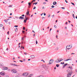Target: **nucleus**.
<instances>
[{
    "instance_id": "f257e3e1",
    "label": "nucleus",
    "mask_w": 77,
    "mask_h": 77,
    "mask_svg": "<svg viewBox=\"0 0 77 77\" xmlns=\"http://www.w3.org/2000/svg\"><path fill=\"white\" fill-rule=\"evenodd\" d=\"M71 68H69V69L67 70V71L68 72L67 75V77H71L72 74V70H71Z\"/></svg>"
},
{
    "instance_id": "f03ea898",
    "label": "nucleus",
    "mask_w": 77,
    "mask_h": 77,
    "mask_svg": "<svg viewBox=\"0 0 77 77\" xmlns=\"http://www.w3.org/2000/svg\"><path fill=\"white\" fill-rule=\"evenodd\" d=\"M23 76H25V77L27 76V75H29V74L28 73V72L24 73L22 74Z\"/></svg>"
},
{
    "instance_id": "7ed1b4c3",
    "label": "nucleus",
    "mask_w": 77,
    "mask_h": 77,
    "mask_svg": "<svg viewBox=\"0 0 77 77\" xmlns=\"http://www.w3.org/2000/svg\"><path fill=\"white\" fill-rule=\"evenodd\" d=\"M61 59H62V60H59V59H57L56 61V62H57V63H59V62H60L62 61V60H63V59L62 58H61Z\"/></svg>"
},
{
    "instance_id": "20e7f679",
    "label": "nucleus",
    "mask_w": 77,
    "mask_h": 77,
    "mask_svg": "<svg viewBox=\"0 0 77 77\" xmlns=\"http://www.w3.org/2000/svg\"><path fill=\"white\" fill-rule=\"evenodd\" d=\"M6 73L4 72H0V75H1L4 76L5 75Z\"/></svg>"
},
{
    "instance_id": "39448f33",
    "label": "nucleus",
    "mask_w": 77,
    "mask_h": 77,
    "mask_svg": "<svg viewBox=\"0 0 77 77\" xmlns=\"http://www.w3.org/2000/svg\"><path fill=\"white\" fill-rule=\"evenodd\" d=\"M66 48L67 50H69V49L71 48V46L70 45H68L66 46Z\"/></svg>"
},
{
    "instance_id": "423d86ee",
    "label": "nucleus",
    "mask_w": 77,
    "mask_h": 77,
    "mask_svg": "<svg viewBox=\"0 0 77 77\" xmlns=\"http://www.w3.org/2000/svg\"><path fill=\"white\" fill-rule=\"evenodd\" d=\"M11 71L13 73H17V71L15 69H13V70L12 69L11 70Z\"/></svg>"
},
{
    "instance_id": "0eeeda50",
    "label": "nucleus",
    "mask_w": 77,
    "mask_h": 77,
    "mask_svg": "<svg viewBox=\"0 0 77 77\" xmlns=\"http://www.w3.org/2000/svg\"><path fill=\"white\" fill-rule=\"evenodd\" d=\"M53 62H54V61L53 60V59L49 61V63L50 65L52 64V63H53Z\"/></svg>"
},
{
    "instance_id": "6e6552de",
    "label": "nucleus",
    "mask_w": 77,
    "mask_h": 77,
    "mask_svg": "<svg viewBox=\"0 0 77 77\" xmlns=\"http://www.w3.org/2000/svg\"><path fill=\"white\" fill-rule=\"evenodd\" d=\"M19 19L20 20H24V17L21 16L19 17Z\"/></svg>"
},
{
    "instance_id": "1a4fd4ad",
    "label": "nucleus",
    "mask_w": 77,
    "mask_h": 77,
    "mask_svg": "<svg viewBox=\"0 0 77 77\" xmlns=\"http://www.w3.org/2000/svg\"><path fill=\"white\" fill-rule=\"evenodd\" d=\"M2 69V70H6L8 69V68H3Z\"/></svg>"
},
{
    "instance_id": "9d476101",
    "label": "nucleus",
    "mask_w": 77,
    "mask_h": 77,
    "mask_svg": "<svg viewBox=\"0 0 77 77\" xmlns=\"http://www.w3.org/2000/svg\"><path fill=\"white\" fill-rule=\"evenodd\" d=\"M31 59H34V58H35V56L34 55L31 56Z\"/></svg>"
},
{
    "instance_id": "9b49d317",
    "label": "nucleus",
    "mask_w": 77,
    "mask_h": 77,
    "mask_svg": "<svg viewBox=\"0 0 77 77\" xmlns=\"http://www.w3.org/2000/svg\"><path fill=\"white\" fill-rule=\"evenodd\" d=\"M57 4V2H54L53 3V5H56Z\"/></svg>"
},
{
    "instance_id": "f8f14e48",
    "label": "nucleus",
    "mask_w": 77,
    "mask_h": 77,
    "mask_svg": "<svg viewBox=\"0 0 77 77\" xmlns=\"http://www.w3.org/2000/svg\"><path fill=\"white\" fill-rule=\"evenodd\" d=\"M10 65H14V66H19V65H15V64H13V63L10 64Z\"/></svg>"
},
{
    "instance_id": "ddd939ff",
    "label": "nucleus",
    "mask_w": 77,
    "mask_h": 77,
    "mask_svg": "<svg viewBox=\"0 0 77 77\" xmlns=\"http://www.w3.org/2000/svg\"><path fill=\"white\" fill-rule=\"evenodd\" d=\"M42 67L43 68H46L47 67V66L45 65H43L42 66Z\"/></svg>"
},
{
    "instance_id": "4468645a",
    "label": "nucleus",
    "mask_w": 77,
    "mask_h": 77,
    "mask_svg": "<svg viewBox=\"0 0 77 77\" xmlns=\"http://www.w3.org/2000/svg\"><path fill=\"white\" fill-rule=\"evenodd\" d=\"M29 11H27L26 13V15H29Z\"/></svg>"
},
{
    "instance_id": "2eb2a0df",
    "label": "nucleus",
    "mask_w": 77,
    "mask_h": 77,
    "mask_svg": "<svg viewBox=\"0 0 77 77\" xmlns=\"http://www.w3.org/2000/svg\"><path fill=\"white\" fill-rule=\"evenodd\" d=\"M37 77H44V76L42 75H40L39 76H38Z\"/></svg>"
},
{
    "instance_id": "dca6fc26",
    "label": "nucleus",
    "mask_w": 77,
    "mask_h": 77,
    "mask_svg": "<svg viewBox=\"0 0 77 77\" xmlns=\"http://www.w3.org/2000/svg\"><path fill=\"white\" fill-rule=\"evenodd\" d=\"M4 21H5V23H8V20H4Z\"/></svg>"
},
{
    "instance_id": "f3484780",
    "label": "nucleus",
    "mask_w": 77,
    "mask_h": 77,
    "mask_svg": "<svg viewBox=\"0 0 77 77\" xmlns=\"http://www.w3.org/2000/svg\"><path fill=\"white\" fill-rule=\"evenodd\" d=\"M28 5H29V6H31V3L30 2L28 3Z\"/></svg>"
},
{
    "instance_id": "a211bd4d",
    "label": "nucleus",
    "mask_w": 77,
    "mask_h": 77,
    "mask_svg": "<svg viewBox=\"0 0 77 77\" xmlns=\"http://www.w3.org/2000/svg\"><path fill=\"white\" fill-rule=\"evenodd\" d=\"M15 32H17V31H18V29H17V28H16L15 29Z\"/></svg>"
},
{
    "instance_id": "6ab92c4d",
    "label": "nucleus",
    "mask_w": 77,
    "mask_h": 77,
    "mask_svg": "<svg viewBox=\"0 0 77 77\" xmlns=\"http://www.w3.org/2000/svg\"><path fill=\"white\" fill-rule=\"evenodd\" d=\"M68 65V63H66V64H64V67H65V66H66V65Z\"/></svg>"
},
{
    "instance_id": "aec40b11",
    "label": "nucleus",
    "mask_w": 77,
    "mask_h": 77,
    "mask_svg": "<svg viewBox=\"0 0 77 77\" xmlns=\"http://www.w3.org/2000/svg\"><path fill=\"white\" fill-rule=\"evenodd\" d=\"M24 37H22L21 38V40L22 41H23V40H24Z\"/></svg>"
},
{
    "instance_id": "412c9836",
    "label": "nucleus",
    "mask_w": 77,
    "mask_h": 77,
    "mask_svg": "<svg viewBox=\"0 0 77 77\" xmlns=\"http://www.w3.org/2000/svg\"><path fill=\"white\" fill-rule=\"evenodd\" d=\"M73 17L74 18V19H75V16H74V14H72Z\"/></svg>"
},
{
    "instance_id": "4be33fe9",
    "label": "nucleus",
    "mask_w": 77,
    "mask_h": 77,
    "mask_svg": "<svg viewBox=\"0 0 77 77\" xmlns=\"http://www.w3.org/2000/svg\"><path fill=\"white\" fill-rule=\"evenodd\" d=\"M36 4H38V2H35V3H33V5H36Z\"/></svg>"
},
{
    "instance_id": "5701e85b",
    "label": "nucleus",
    "mask_w": 77,
    "mask_h": 77,
    "mask_svg": "<svg viewBox=\"0 0 77 77\" xmlns=\"http://www.w3.org/2000/svg\"><path fill=\"white\" fill-rule=\"evenodd\" d=\"M71 60L70 59H67L66 60H65V61H68V60Z\"/></svg>"
},
{
    "instance_id": "b1692460",
    "label": "nucleus",
    "mask_w": 77,
    "mask_h": 77,
    "mask_svg": "<svg viewBox=\"0 0 77 77\" xmlns=\"http://www.w3.org/2000/svg\"><path fill=\"white\" fill-rule=\"evenodd\" d=\"M35 1H36V0H33L31 2V3H33V2H35Z\"/></svg>"
},
{
    "instance_id": "393cba45",
    "label": "nucleus",
    "mask_w": 77,
    "mask_h": 77,
    "mask_svg": "<svg viewBox=\"0 0 77 77\" xmlns=\"http://www.w3.org/2000/svg\"><path fill=\"white\" fill-rule=\"evenodd\" d=\"M0 27H3V25L2 24H0Z\"/></svg>"
},
{
    "instance_id": "a878e982",
    "label": "nucleus",
    "mask_w": 77,
    "mask_h": 77,
    "mask_svg": "<svg viewBox=\"0 0 77 77\" xmlns=\"http://www.w3.org/2000/svg\"><path fill=\"white\" fill-rule=\"evenodd\" d=\"M71 4L73 6H75V5H74V4L73 3L71 2Z\"/></svg>"
},
{
    "instance_id": "bb28decb",
    "label": "nucleus",
    "mask_w": 77,
    "mask_h": 77,
    "mask_svg": "<svg viewBox=\"0 0 77 77\" xmlns=\"http://www.w3.org/2000/svg\"><path fill=\"white\" fill-rule=\"evenodd\" d=\"M59 64L56 65V66H57V67H59Z\"/></svg>"
},
{
    "instance_id": "cd10ccee",
    "label": "nucleus",
    "mask_w": 77,
    "mask_h": 77,
    "mask_svg": "<svg viewBox=\"0 0 77 77\" xmlns=\"http://www.w3.org/2000/svg\"><path fill=\"white\" fill-rule=\"evenodd\" d=\"M31 77V76L29 75H27V76H26V77Z\"/></svg>"
},
{
    "instance_id": "c85d7f7f",
    "label": "nucleus",
    "mask_w": 77,
    "mask_h": 77,
    "mask_svg": "<svg viewBox=\"0 0 77 77\" xmlns=\"http://www.w3.org/2000/svg\"><path fill=\"white\" fill-rule=\"evenodd\" d=\"M25 29H26V28H25L24 27H23V30H25Z\"/></svg>"
},
{
    "instance_id": "c756f323",
    "label": "nucleus",
    "mask_w": 77,
    "mask_h": 77,
    "mask_svg": "<svg viewBox=\"0 0 77 77\" xmlns=\"http://www.w3.org/2000/svg\"><path fill=\"white\" fill-rule=\"evenodd\" d=\"M61 64H62V65H63V64H64V62H63L61 63Z\"/></svg>"
},
{
    "instance_id": "7c9ffc66",
    "label": "nucleus",
    "mask_w": 77,
    "mask_h": 77,
    "mask_svg": "<svg viewBox=\"0 0 77 77\" xmlns=\"http://www.w3.org/2000/svg\"><path fill=\"white\" fill-rule=\"evenodd\" d=\"M24 23H26V21H27V20H24Z\"/></svg>"
},
{
    "instance_id": "2f4dec72",
    "label": "nucleus",
    "mask_w": 77,
    "mask_h": 77,
    "mask_svg": "<svg viewBox=\"0 0 77 77\" xmlns=\"http://www.w3.org/2000/svg\"><path fill=\"white\" fill-rule=\"evenodd\" d=\"M41 61H43V62L45 63V61H44V60H41Z\"/></svg>"
},
{
    "instance_id": "473e14b6",
    "label": "nucleus",
    "mask_w": 77,
    "mask_h": 77,
    "mask_svg": "<svg viewBox=\"0 0 77 77\" xmlns=\"http://www.w3.org/2000/svg\"><path fill=\"white\" fill-rule=\"evenodd\" d=\"M36 44H38V41H37V40H36Z\"/></svg>"
},
{
    "instance_id": "72a5a7b5",
    "label": "nucleus",
    "mask_w": 77,
    "mask_h": 77,
    "mask_svg": "<svg viewBox=\"0 0 77 77\" xmlns=\"http://www.w3.org/2000/svg\"><path fill=\"white\" fill-rule=\"evenodd\" d=\"M59 49V48H56V50H58V49Z\"/></svg>"
},
{
    "instance_id": "f704fd0d",
    "label": "nucleus",
    "mask_w": 77,
    "mask_h": 77,
    "mask_svg": "<svg viewBox=\"0 0 77 77\" xmlns=\"http://www.w3.org/2000/svg\"><path fill=\"white\" fill-rule=\"evenodd\" d=\"M51 7L52 8H54V5H52Z\"/></svg>"
},
{
    "instance_id": "c9c22d12",
    "label": "nucleus",
    "mask_w": 77,
    "mask_h": 77,
    "mask_svg": "<svg viewBox=\"0 0 77 77\" xmlns=\"http://www.w3.org/2000/svg\"><path fill=\"white\" fill-rule=\"evenodd\" d=\"M45 18V17H42V20H44V18Z\"/></svg>"
},
{
    "instance_id": "e433bc0d",
    "label": "nucleus",
    "mask_w": 77,
    "mask_h": 77,
    "mask_svg": "<svg viewBox=\"0 0 77 77\" xmlns=\"http://www.w3.org/2000/svg\"><path fill=\"white\" fill-rule=\"evenodd\" d=\"M61 9H65V7H62L61 8Z\"/></svg>"
},
{
    "instance_id": "4c0bfd02",
    "label": "nucleus",
    "mask_w": 77,
    "mask_h": 77,
    "mask_svg": "<svg viewBox=\"0 0 77 77\" xmlns=\"http://www.w3.org/2000/svg\"><path fill=\"white\" fill-rule=\"evenodd\" d=\"M43 14H44V16L46 15V14H45V13H43Z\"/></svg>"
},
{
    "instance_id": "58836bf2",
    "label": "nucleus",
    "mask_w": 77,
    "mask_h": 77,
    "mask_svg": "<svg viewBox=\"0 0 77 77\" xmlns=\"http://www.w3.org/2000/svg\"><path fill=\"white\" fill-rule=\"evenodd\" d=\"M54 27L55 28H56L57 27V26H56V25H55V26H54Z\"/></svg>"
},
{
    "instance_id": "ea45409f",
    "label": "nucleus",
    "mask_w": 77,
    "mask_h": 77,
    "mask_svg": "<svg viewBox=\"0 0 77 77\" xmlns=\"http://www.w3.org/2000/svg\"><path fill=\"white\" fill-rule=\"evenodd\" d=\"M24 14H23L22 15V17H24Z\"/></svg>"
},
{
    "instance_id": "a19ab883",
    "label": "nucleus",
    "mask_w": 77,
    "mask_h": 77,
    "mask_svg": "<svg viewBox=\"0 0 77 77\" xmlns=\"http://www.w3.org/2000/svg\"><path fill=\"white\" fill-rule=\"evenodd\" d=\"M54 17V15H53L52 16V18H53V17Z\"/></svg>"
},
{
    "instance_id": "79ce46f5",
    "label": "nucleus",
    "mask_w": 77,
    "mask_h": 77,
    "mask_svg": "<svg viewBox=\"0 0 77 77\" xmlns=\"http://www.w3.org/2000/svg\"><path fill=\"white\" fill-rule=\"evenodd\" d=\"M65 2H66V3H68V2L66 0H65Z\"/></svg>"
},
{
    "instance_id": "37998d69",
    "label": "nucleus",
    "mask_w": 77,
    "mask_h": 77,
    "mask_svg": "<svg viewBox=\"0 0 77 77\" xmlns=\"http://www.w3.org/2000/svg\"><path fill=\"white\" fill-rule=\"evenodd\" d=\"M44 8H45L44 7H42V9H44Z\"/></svg>"
},
{
    "instance_id": "c03bdc74",
    "label": "nucleus",
    "mask_w": 77,
    "mask_h": 77,
    "mask_svg": "<svg viewBox=\"0 0 77 77\" xmlns=\"http://www.w3.org/2000/svg\"><path fill=\"white\" fill-rule=\"evenodd\" d=\"M12 5L11 6V5H9V7H12Z\"/></svg>"
},
{
    "instance_id": "a18cd8bd",
    "label": "nucleus",
    "mask_w": 77,
    "mask_h": 77,
    "mask_svg": "<svg viewBox=\"0 0 77 77\" xmlns=\"http://www.w3.org/2000/svg\"><path fill=\"white\" fill-rule=\"evenodd\" d=\"M14 27H18V26H14Z\"/></svg>"
},
{
    "instance_id": "49530a36",
    "label": "nucleus",
    "mask_w": 77,
    "mask_h": 77,
    "mask_svg": "<svg viewBox=\"0 0 77 77\" xmlns=\"http://www.w3.org/2000/svg\"><path fill=\"white\" fill-rule=\"evenodd\" d=\"M36 9V7H34V8H33V9Z\"/></svg>"
},
{
    "instance_id": "de8ad7c7",
    "label": "nucleus",
    "mask_w": 77,
    "mask_h": 77,
    "mask_svg": "<svg viewBox=\"0 0 77 77\" xmlns=\"http://www.w3.org/2000/svg\"><path fill=\"white\" fill-rule=\"evenodd\" d=\"M75 54V53H72L71 54Z\"/></svg>"
},
{
    "instance_id": "09e8293b",
    "label": "nucleus",
    "mask_w": 77,
    "mask_h": 77,
    "mask_svg": "<svg viewBox=\"0 0 77 77\" xmlns=\"http://www.w3.org/2000/svg\"><path fill=\"white\" fill-rule=\"evenodd\" d=\"M24 32H25L24 31H22V32H23V33H24Z\"/></svg>"
},
{
    "instance_id": "8fccbe9b",
    "label": "nucleus",
    "mask_w": 77,
    "mask_h": 77,
    "mask_svg": "<svg viewBox=\"0 0 77 77\" xmlns=\"http://www.w3.org/2000/svg\"><path fill=\"white\" fill-rule=\"evenodd\" d=\"M50 17V15H48V17Z\"/></svg>"
},
{
    "instance_id": "3c124183",
    "label": "nucleus",
    "mask_w": 77,
    "mask_h": 77,
    "mask_svg": "<svg viewBox=\"0 0 77 77\" xmlns=\"http://www.w3.org/2000/svg\"><path fill=\"white\" fill-rule=\"evenodd\" d=\"M24 54H27V53L25 52V53H24Z\"/></svg>"
},
{
    "instance_id": "603ef678",
    "label": "nucleus",
    "mask_w": 77,
    "mask_h": 77,
    "mask_svg": "<svg viewBox=\"0 0 77 77\" xmlns=\"http://www.w3.org/2000/svg\"><path fill=\"white\" fill-rule=\"evenodd\" d=\"M46 2H43V4H46Z\"/></svg>"
},
{
    "instance_id": "864d4df0",
    "label": "nucleus",
    "mask_w": 77,
    "mask_h": 77,
    "mask_svg": "<svg viewBox=\"0 0 77 77\" xmlns=\"http://www.w3.org/2000/svg\"><path fill=\"white\" fill-rule=\"evenodd\" d=\"M12 15V14L11 13L10 14V15Z\"/></svg>"
},
{
    "instance_id": "5fc2aeb1",
    "label": "nucleus",
    "mask_w": 77,
    "mask_h": 77,
    "mask_svg": "<svg viewBox=\"0 0 77 77\" xmlns=\"http://www.w3.org/2000/svg\"><path fill=\"white\" fill-rule=\"evenodd\" d=\"M51 30H52V29L51 28V29H50V31H51Z\"/></svg>"
},
{
    "instance_id": "6e6d98bb",
    "label": "nucleus",
    "mask_w": 77,
    "mask_h": 77,
    "mask_svg": "<svg viewBox=\"0 0 77 77\" xmlns=\"http://www.w3.org/2000/svg\"><path fill=\"white\" fill-rule=\"evenodd\" d=\"M27 20H28V18H26V21H27Z\"/></svg>"
},
{
    "instance_id": "4d7b16f0",
    "label": "nucleus",
    "mask_w": 77,
    "mask_h": 77,
    "mask_svg": "<svg viewBox=\"0 0 77 77\" xmlns=\"http://www.w3.org/2000/svg\"><path fill=\"white\" fill-rule=\"evenodd\" d=\"M32 32H34V33H35V31H33V30H32Z\"/></svg>"
},
{
    "instance_id": "13d9d810",
    "label": "nucleus",
    "mask_w": 77,
    "mask_h": 77,
    "mask_svg": "<svg viewBox=\"0 0 77 77\" xmlns=\"http://www.w3.org/2000/svg\"><path fill=\"white\" fill-rule=\"evenodd\" d=\"M20 62H23V61H22V60H20Z\"/></svg>"
},
{
    "instance_id": "bf43d9fd",
    "label": "nucleus",
    "mask_w": 77,
    "mask_h": 77,
    "mask_svg": "<svg viewBox=\"0 0 77 77\" xmlns=\"http://www.w3.org/2000/svg\"><path fill=\"white\" fill-rule=\"evenodd\" d=\"M54 45H56V44H55V43H54Z\"/></svg>"
},
{
    "instance_id": "052dcab7",
    "label": "nucleus",
    "mask_w": 77,
    "mask_h": 77,
    "mask_svg": "<svg viewBox=\"0 0 77 77\" xmlns=\"http://www.w3.org/2000/svg\"><path fill=\"white\" fill-rule=\"evenodd\" d=\"M68 24V22H66V24Z\"/></svg>"
},
{
    "instance_id": "680f3d73",
    "label": "nucleus",
    "mask_w": 77,
    "mask_h": 77,
    "mask_svg": "<svg viewBox=\"0 0 77 77\" xmlns=\"http://www.w3.org/2000/svg\"><path fill=\"white\" fill-rule=\"evenodd\" d=\"M65 29H67V28L66 27H65Z\"/></svg>"
},
{
    "instance_id": "e2e57ef3",
    "label": "nucleus",
    "mask_w": 77,
    "mask_h": 77,
    "mask_svg": "<svg viewBox=\"0 0 77 77\" xmlns=\"http://www.w3.org/2000/svg\"><path fill=\"white\" fill-rule=\"evenodd\" d=\"M18 58H19V59H20V57H18Z\"/></svg>"
},
{
    "instance_id": "0e129e2a",
    "label": "nucleus",
    "mask_w": 77,
    "mask_h": 77,
    "mask_svg": "<svg viewBox=\"0 0 77 77\" xmlns=\"http://www.w3.org/2000/svg\"><path fill=\"white\" fill-rule=\"evenodd\" d=\"M9 50V49L8 48H7V50Z\"/></svg>"
},
{
    "instance_id": "69168bd1",
    "label": "nucleus",
    "mask_w": 77,
    "mask_h": 77,
    "mask_svg": "<svg viewBox=\"0 0 77 77\" xmlns=\"http://www.w3.org/2000/svg\"><path fill=\"white\" fill-rule=\"evenodd\" d=\"M23 47V46H21V48H22Z\"/></svg>"
},
{
    "instance_id": "338daca9",
    "label": "nucleus",
    "mask_w": 77,
    "mask_h": 77,
    "mask_svg": "<svg viewBox=\"0 0 77 77\" xmlns=\"http://www.w3.org/2000/svg\"><path fill=\"white\" fill-rule=\"evenodd\" d=\"M75 18H76V19H77V16H76Z\"/></svg>"
},
{
    "instance_id": "774afa93",
    "label": "nucleus",
    "mask_w": 77,
    "mask_h": 77,
    "mask_svg": "<svg viewBox=\"0 0 77 77\" xmlns=\"http://www.w3.org/2000/svg\"><path fill=\"white\" fill-rule=\"evenodd\" d=\"M5 77H9L8 76H7Z\"/></svg>"
}]
</instances>
